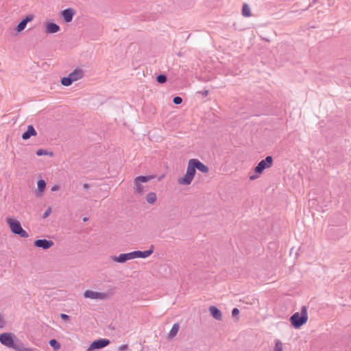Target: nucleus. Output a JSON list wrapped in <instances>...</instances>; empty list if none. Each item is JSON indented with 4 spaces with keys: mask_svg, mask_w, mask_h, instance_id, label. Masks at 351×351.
I'll use <instances>...</instances> for the list:
<instances>
[{
    "mask_svg": "<svg viewBox=\"0 0 351 351\" xmlns=\"http://www.w3.org/2000/svg\"><path fill=\"white\" fill-rule=\"evenodd\" d=\"M154 178V176H140L134 180V192L136 195H142L148 190L147 186L143 185L151 180Z\"/></svg>",
    "mask_w": 351,
    "mask_h": 351,
    "instance_id": "obj_1",
    "label": "nucleus"
},
{
    "mask_svg": "<svg viewBox=\"0 0 351 351\" xmlns=\"http://www.w3.org/2000/svg\"><path fill=\"white\" fill-rule=\"evenodd\" d=\"M308 320L307 308L302 306L301 313L296 312L290 318L291 323L295 328H299Z\"/></svg>",
    "mask_w": 351,
    "mask_h": 351,
    "instance_id": "obj_2",
    "label": "nucleus"
},
{
    "mask_svg": "<svg viewBox=\"0 0 351 351\" xmlns=\"http://www.w3.org/2000/svg\"><path fill=\"white\" fill-rule=\"evenodd\" d=\"M6 222L9 225L11 232L20 236L22 238H27L29 237L28 233L21 226V223L12 218H7Z\"/></svg>",
    "mask_w": 351,
    "mask_h": 351,
    "instance_id": "obj_3",
    "label": "nucleus"
},
{
    "mask_svg": "<svg viewBox=\"0 0 351 351\" xmlns=\"http://www.w3.org/2000/svg\"><path fill=\"white\" fill-rule=\"evenodd\" d=\"M16 339H17L16 335L12 332H3L0 334V343L9 348L14 347Z\"/></svg>",
    "mask_w": 351,
    "mask_h": 351,
    "instance_id": "obj_4",
    "label": "nucleus"
},
{
    "mask_svg": "<svg viewBox=\"0 0 351 351\" xmlns=\"http://www.w3.org/2000/svg\"><path fill=\"white\" fill-rule=\"evenodd\" d=\"M273 158L271 156H267L264 160H262L258 162L257 166L254 168V172L261 174L263 171L272 166Z\"/></svg>",
    "mask_w": 351,
    "mask_h": 351,
    "instance_id": "obj_5",
    "label": "nucleus"
},
{
    "mask_svg": "<svg viewBox=\"0 0 351 351\" xmlns=\"http://www.w3.org/2000/svg\"><path fill=\"white\" fill-rule=\"evenodd\" d=\"M84 297L85 298H90L93 300H106L108 297V293H101L97 292L91 290H86L84 293Z\"/></svg>",
    "mask_w": 351,
    "mask_h": 351,
    "instance_id": "obj_6",
    "label": "nucleus"
},
{
    "mask_svg": "<svg viewBox=\"0 0 351 351\" xmlns=\"http://www.w3.org/2000/svg\"><path fill=\"white\" fill-rule=\"evenodd\" d=\"M110 341L108 339H99L92 342L87 348L86 351H92L96 349H101L110 344Z\"/></svg>",
    "mask_w": 351,
    "mask_h": 351,
    "instance_id": "obj_7",
    "label": "nucleus"
},
{
    "mask_svg": "<svg viewBox=\"0 0 351 351\" xmlns=\"http://www.w3.org/2000/svg\"><path fill=\"white\" fill-rule=\"evenodd\" d=\"M154 250V245H152L149 250L145 251L136 250L132 252V258H146L149 257L153 252Z\"/></svg>",
    "mask_w": 351,
    "mask_h": 351,
    "instance_id": "obj_8",
    "label": "nucleus"
},
{
    "mask_svg": "<svg viewBox=\"0 0 351 351\" xmlns=\"http://www.w3.org/2000/svg\"><path fill=\"white\" fill-rule=\"evenodd\" d=\"M53 242L51 240L45 239H37L34 241V245L43 250H48L53 245Z\"/></svg>",
    "mask_w": 351,
    "mask_h": 351,
    "instance_id": "obj_9",
    "label": "nucleus"
},
{
    "mask_svg": "<svg viewBox=\"0 0 351 351\" xmlns=\"http://www.w3.org/2000/svg\"><path fill=\"white\" fill-rule=\"evenodd\" d=\"M75 14L74 9L69 8L62 10L60 13L61 16L63 18L65 23H70L72 21L73 18Z\"/></svg>",
    "mask_w": 351,
    "mask_h": 351,
    "instance_id": "obj_10",
    "label": "nucleus"
},
{
    "mask_svg": "<svg viewBox=\"0 0 351 351\" xmlns=\"http://www.w3.org/2000/svg\"><path fill=\"white\" fill-rule=\"evenodd\" d=\"M112 259L117 263H123L129 260L133 259L132 253L131 252L128 253L120 254L117 256H112Z\"/></svg>",
    "mask_w": 351,
    "mask_h": 351,
    "instance_id": "obj_11",
    "label": "nucleus"
},
{
    "mask_svg": "<svg viewBox=\"0 0 351 351\" xmlns=\"http://www.w3.org/2000/svg\"><path fill=\"white\" fill-rule=\"evenodd\" d=\"M60 29V26L53 22H48L45 24V32L47 34H54Z\"/></svg>",
    "mask_w": 351,
    "mask_h": 351,
    "instance_id": "obj_12",
    "label": "nucleus"
},
{
    "mask_svg": "<svg viewBox=\"0 0 351 351\" xmlns=\"http://www.w3.org/2000/svg\"><path fill=\"white\" fill-rule=\"evenodd\" d=\"M192 162H193V165L196 169L198 171L202 172V173H208V167L204 165L203 162L199 161L198 159L196 158H192Z\"/></svg>",
    "mask_w": 351,
    "mask_h": 351,
    "instance_id": "obj_13",
    "label": "nucleus"
},
{
    "mask_svg": "<svg viewBox=\"0 0 351 351\" xmlns=\"http://www.w3.org/2000/svg\"><path fill=\"white\" fill-rule=\"evenodd\" d=\"M36 134H37V132H36L35 128H34V126L32 125H29L27 126V130L23 133L22 138L23 140H27L31 136H36Z\"/></svg>",
    "mask_w": 351,
    "mask_h": 351,
    "instance_id": "obj_14",
    "label": "nucleus"
},
{
    "mask_svg": "<svg viewBox=\"0 0 351 351\" xmlns=\"http://www.w3.org/2000/svg\"><path fill=\"white\" fill-rule=\"evenodd\" d=\"M12 349L16 351H33L32 348L25 347V344L18 339H16L15 344L14 345V347Z\"/></svg>",
    "mask_w": 351,
    "mask_h": 351,
    "instance_id": "obj_15",
    "label": "nucleus"
},
{
    "mask_svg": "<svg viewBox=\"0 0 351 351\" xmlns=\"http://www.w3.org/2000/svg\"><path fill=\"white\" fill-rule=\"evenodd\" d=\"M73 82H75L83 77V71L81 69H76L69 75Z\"/></svg>",
    "mask_w": 351,
    "mask_h": 351,
    "instance_id": "obj_16",
    "label": "nucleus"
},
{
    "mask_svg": "<svg viewBox=\"0 0 351 351\" xmlns=\"http://www.w3.org/2000/svg\"><path fill=\"white\" fill-rule=\"evenodd\" d=\"M193 179V178L192 176H191L189 173H186L182 178H178V182L180 184L189 185L191 183Z\"/></svg>",
    "mask_w": 351,
    "mask_h": 351,
    "instance_id": "obj_17",
    "label": "nucleus"
},
{
    "mask_svg": "<svg viewBox=\"0 0 351 351\" xmlns=\"http://www.w3.org/2000/svg\"><path fill=\"white\" fill-rule=\"evenodd\" d=\"M195 171H196V169L193 165V162H192V160L190 159L188 162V166H187L186 173H189L191 176L194 178L195 175Z\"/></svg>",
    "mask_w": 351,
    "mask_h": 351,
    "instance_id": "obj_18",
    "label": "nucleus"
},
{
    "mask_svg": "<svg viewBox=\"0 0 351 351\" xmlns=\"http://www.w3.org/2000/svg\"><path fill=\"white\" fill-rule=\"evenodd\" d=\"M179 328H180V324L178 323H175L173 325L171 330L169 331V338L174 337L177 335V333L179 330Z\"/></svg>",
    "mask_w": 351,
    "mask_h": 351,
    "instance_id": "obj_19",
    "label": "nucleus"
},
{
    "mask_svg": "<svg viewBox=\"0 0 351 351\" xmlns=\"http://www.w3.org/2000/svg\"><path fill=\"white\" fill-rule=\"evenodd\" d=\"M210 312L215 319H219V308L215 306H211L210 307Z\"/></svg>",
    "mask_w": 351,
    "mask_h": 351,
    "instance_id": "obj_20",
    "label": "nucleus"
},
{
    "mask_svg": "<svg viewBox=\"0 0 351 351\" xmlns=\"http://www.w3.org/2000/svg\"><path fill=\"white\" fill-rule=\"evenodd\" d=\"M242 14L245 17L251 16V10L247 3H244L242 8Z\"/></svg>",
    "mask_w": 351,
    "mask_h": 351,
    "instance_id": "obj_21",
    "label": "nucleus"
},
{
    "mask_svg": "<svg viewBox=\"0 0 351 351\" xmlns=\"http://www.w3.org/2000/svg\"><path fill=\"white\" fill-rule=\"evenodd\" d=\"M156 195L154 192L149 193L146 196V200L149 204H154L156 201Z\"/></svg>",
    "mask_w": 351,
    "mask_h": 351,
    "instance_id": "obj_22",
    "label": "nucleus"
},
{
    "mask_svg": "<svg viewBox=\"0 0 351 351\" xmlns=\"http://www.w3.org/2000/svg\"><path fill=\"white\" fill-rule=\"evenodd\" d=\"M73 82V80L71 77L68 75L66 77H64L61 79V83L63 86H69Z\"/></svg>",
    "mask_w": 351,
    "mask_h": 351,
    "instance_id": "obj_23",
    "label": "nucleus"
},
{
    "mask_svg": "<svg viewBox=\"0 0 351 351\" xmlns=\"http://www.w3.org/2000/svg\"><path fill=\"white\" fill-rule=\"evenodd\" d=\"M49 346L53 348V350H57L60 348V343L55 339H51L49 341Z\"/></svg>",
    "mask_w": 351,
    "mask_h": 351,
    "instance_id": "obj_24",
    "label": "nucleus"
},
{
    "mask_svg": "<svg viewBox=\"0 0 351 351\" xmlns=\"http://www.w3.org/2000/svg\"><path fill=\"white\" fill-rule=\"evenodd\" d=\"M38 191L43 193L46 187V182L44 180L40 179L37 182Z\"/></svg>",
    "mask_w": 351,
    "mask_h": 351,
    "instance_id": "obj_25",
    "label": "nucleus"
},
{
    "mask_svg": "<svg viewBox=\"0 0 351 351\" xmlns=\"http://www.w3.org/2000/svg\"><path fill=\"white\" fill-rule=\"evenodd\" d=\"M27 26V23L23 21V19H22L19 23L16 25V27H15V30L17 32H22L23 29H25V28Z\"/></svg>",
    "mask_w": 351,
    "mask_h": 351,
    "instance_id": "obj_26",
    "label": "nucleus"
},
{
    "mask_svg": "<svg viewBox=\"0 0 351 351\" xmlns=\"http://www.w3.org/2000/svg\"><path fill=\"white\" fill-rule=\"evenodd\" d=\"M167 77L165 74H159L156 76V81L159 84H164L167 82Z\"/></svg>",
    "mask_w": 351,
    "mask_h": 351,
    "instance_id": "obj_27",
    "label": "nucleus"
},
{
    "mask_svg": "<svg viewBox=\"0 0 351 351\" xmlns=\"http://www.w3.org/2000/svg\"><path fill=\"white\" fill-rule=\"evenodd\" d=\"M274 351H283V344L280 340H276Z\"/></svg>",
    "mask_w": 351,
    "mask_h": 351,
    "instance_id": "obj_28",
    "label": "nucleus"
},
{
    "mask_svg": "<svg viewBox=\"0 0 351 351\" xmlns=\"http://www.w3.org/2000/svg\"><path fill=\"white\" fill-rule=\"evenodd\" d=\"M49 154L51 156L52 153L51 152L49 153L48 151L46 149H39L36 151V155L38 156H47Z\"/></svg>",
    "mask_w": 351,
    "mask_h": 351,
    "instance_id": "obj_29",
    "label": "nucleus"
},
{
    "mask_svg": "<svg viewBox=\"0 0 351 351\" xmlns=\"http://www.w3.org/2000/svg\"><path fill=\"white\" fill-rule=\"evenodd\" d=\"M173 104H175L176 105H179V104H182V98L180 96H176L173 99Z\"/></svg>",
    "mask_w": 351,
    "mask_h": 351,
    "instance_id": "obj_30",
    "label": "nucleus"
},
{
    "mask_svg": "<svg viewBox=\"0 0 351 351\" xmlns=\"http://www.w3.org/2000/svg\"><path fill=\"white\" fill-rule=\"evenodd\" d=\"M34 19V16L32 14H28L23 19V21L27 24V23L32 21Z\"/></svg>",
    "mask_w": 351,
    "mask_h": 351,
    "instance_id": "obj_31",
    "label": "nucleus"
},
{
    "mask_svg": "<svg viewBox=\"0 0 351 351\" xmlns=\"http://www.w3.org/2000/svg\"><path fill=\"white\" fill-rule=\"evenodd\" d=\"M51 208L50 207H49L45 211V213H43V219H45L47 217H48L49 216V215L51 214Z\"/></svg>",
    "mask_w": 351,
    "mask_h": 351,
    "instance_id": "obj_32",
    "label": "nucleus"
},
{
    "mask_svg": "<svg viewBox=\"0 0 351 351\" xmlns=\"http://www.w3.org/2000/svg\"><path fill=\"white\" fill-rule=\"evenodd\" d=\"M128 349V346L127 344H123L119 346V351H126Z\"/></svg>",
    "mask_w": 351,
    "mask_h": 351,
    "instance_id": "obj_33",
    "label": "nucleus"
},
{
    "mask_svg": "<svg viewBox=\"0 0 351 351\" xmlns=\"http://www.w3.org/2000/svg\"><path fill=\"white\" fill-rule=\"evenodd\" d=\"M239 314V310L237 308H234L232 311V316L236 317Z\"/></svg>",
    "mask_w": 351,
    "mask_h": 351,
    "instance_id": "obj_34",
    "label": "nucleus"
},
{
    "mask_svg": "<svg viewBox=\"0 0 351 351\" xmlns=\"http://www.w3.org/2000/svg\"><path fill=\"white\" fill-rule=\"evenodd\" d=\"M197 95H201L202 97H206L208 95V90H204L203 91H198L196 93Z\"/></svg>",
    "mask_w": 351,
    "mask_h": 351,
    "instance_id": "obj_35",
    "label": "nucleus"
},
{
    "mask_svg": "<svg viewBox=\"0 0 351 351\" xmlns=\"http://www.w3.org/2000/svg\"><path fill=\"white\" fill-rule=\"evenodd\" d=\"M60 317H61V319H62V320H64V321H67V320H69V318H70V317H69L68 315L64 314V313H61V314H60Z\"/></svg>",
    "mask_w": 351,
    "mask_h": 351,
    "instance_id": "obj_36",
    "label": "nucleus"
},
{
    "mask_svg": "<svg viewBox=\"0 0 351 351\" xmlns=\"http://www.w3.org/2000/svg\"><path fill=\"white\" fill-rule=\"evenodd\" d=\"M5 322L3 319V316L0 314V328H2L4 327Z\"/></svg>",
    "mask_w": 351,
    "mask_h": 351,
    "instance_id": "obj_37",
    "label": "nucleus"
},
{
    "mask_svg": "<svg viewBox=\"0 0 351 351\" xmlns=\"http://www.w3.org/2000/svg\"><path fill=\"white\" fill-rule=\"evenodd\" d=\"M59 188H60V186L58 185L55 184L51 187V191H56L59 189Z\"/></svg>",
    "mask_w": 351,
    "mask_h": 351,
    "instance_id": "obj_38",
    "label": "nucleus"
},
{
    "mask_svg": "<svg viewBox=\"0 0 351 351\" xmlns=\"http://www.w3.org/2000/svg\"><path fill=\"white\" fill-rule=\"evenodd\" d=\"M90 186V185L88 183H85L83 184L84 189H88Z\"/></svg>",
    "mask_w": 351,
    "mask_h": 351,
    "instance_id": "obj_39",
    "label": "nucleus"
},
{
    "mask_svg": "<svg viewBox=\"0 0 351 351\" xmlns=\"http://www.w3.org/2000/svg\"><path fill=\"white\" fill-rule=\"evenodd\" d=\"M258 178V176H254H254H251L250 177V179L251 180H254V179H256V178Z\"/></svg>",
    "mask_w": 351,
    "mask_h": 351,
    "instance_id": "obj_40",
    "label": "nucleus"
},
{
    "mask_svg": "<svg viewBox=\"0 0 351 351\" xmlns=\"http://www.w3.org/2000/svg\"><path fill=\"white\" fill-rule=\"evenodd\" d=\"M315 199H311V200L309 201V202H312L313 204L315 203Z\"/></svg>",
    "mask_w": 351,
    "mask_h": 351,
    "instance_id": "obj_41",
    "label": "nucleus"
},
{
    "mask_svg": "<svg viewBox=\"0 0 351 351\" xmlns=\"http://www.w3.org/2000/svg\"><path fill=\"white\" fill-rule=\"evenodd\" d=\"M83 220H84V221H86L88 220V219L86 217H84Z\"/></svg>",
    "mask_w": 351,
    "mask_h": 351,
    "instance_id": "obj_42",
    "label": "nucleus"
},
{
    "mask_svg": "<svg viewBox=\"0 0 351 351\" xmlns=\"http://www.w3.org/2000/svg\"><path fill=\"white\" fill-rule=\"evenodd\" d=\"M316 1H317V0H313L312 3H313H313H315L316 2Z\"/></svg>",
    "mask_w": 351,
    "mask_h": 351,
    "instance_id": "obj_43",
    "label": "nucleus"
}]
</instances>
